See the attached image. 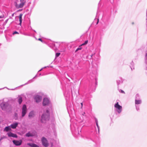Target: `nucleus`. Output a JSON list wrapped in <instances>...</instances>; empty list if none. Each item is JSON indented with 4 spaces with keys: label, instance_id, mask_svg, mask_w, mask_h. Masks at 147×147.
Listing matches in <instances>:
<instances>
[{
    "label": "nucleus",
    "instance_id": "obj_9",
    "mask_svg": "<svg viewBox=\"0 0 147 147\" xmlns=\"http://www.w3.org/2000/svg\"><path fill=\"white\" fill-rule=\"evenodd\" d=\"M34 99L36 102H38L41 101L42 97L38 95H36L34 97Z\"/></svg>",
    "mask_w": 147,
    "mask_h": 147
},
{
    "label": "nucleus",
    "instance_id": "obj_26",
    "mask_svg": "<svg viewBox=\"0 0 147 147\" xmlns=\"http://www.w3.org/2000/svg\"><path fill=\"white\" fill-rule=\"evenodd\" d=\"M136 110L137 111H138L140 109L139 106H138L136 105Z\"/></svg>",
    "mask_w": 147,
    "mask_h": 147
},
{
    "label": "nucleus",
    "instance_id": "obj_32",
    "mask_svg": "<svg viewBox=\"0 0 147 147\" xmlns=\"http://www.w3.org/2000/svg\"><path fill=\"white\" fill-rule=\"evenodd\" d=\"M38 40H40V41H41L42 42V39L41 38H39L38 39Z\"/></svg>",
    "mask_w": 147,
    "mask_h": 147
},
{
    "label": "nucleus",
    "instance_id": "obj_42",
    "mask_svg": "<svg viewBox=\"0 0 147 147\" xmlns=\"http://www.w3.org/2000/svg\"><path fill=\"white\" fill-rule=\"evenodd\" d=\"M1 18V17L0 16V18Z\"/></svg>",
    "mask_w": 147,
    "mask_h": 147
},
{
    "label": "nucleus",
    "instance_id": "obj_23",
    "mask_svg": "<svg viewBox=\"0 0 147 147\" xmlns=\"http://www.w3.org/2000/svg\"><path fill=\"white\" fill-rule=\"evenodd\" d=\"M33 81V79L29 80L27 83H26L24 85H26Z\"/></svg>",
    "mask_w": 147,
    "mask_h": 147
},
{
    "label": "nucleus",
    "instance_id": "obj_31",
    "mask_svg": "<svg viewBox=\"0 0 147 147\" xmlns=\"http://www.w3.org/2000/svg\"><path fill=\"white\" fill-rule=\"evenodd\" d=\"M13 34H18V32H17L16 31H15V32H14L13 33Z\"/></svg>",
    "mask_w": 147,
    "mask_h": 147
},
{
    "label": "nucleus",
    "instance_id": "obj_10",
    "mask_svg": "<svg viewBox=\"0 0 147 147\" xmlns=\"http://www.w3.org/2000/svg\"><path fill=\"white\" fill-rule=\"evenodd\" d=\"M13 144L16 146H20L22 143V141L20 140H13Z\"/></svg>",
    "mask_w": 147,
    "mask_h": 147
},
{
    "label": "nucleus",
    "instance_id": "obj_34",
    "mask_svg": "<svg viewBox=\"0 0 147 147\" xmlns=\"http://www.w3.org/2000/svg\"><path fill=\"white\" fill-rule=\"evenodd\" d=\"M8 19H7V20H6L5 21V22L6 23H7L8 21Z\"/></svg>",
    "mask_w": 147,
    "mask_h": 147
},
{
    "label": "nucleus",
    "instance_id": "obj_41",
    "mask_svg": "<svg viewBox=\"0 0 147 147\" xmlns=\"http://www.w3.org/2000/svg\"><path fill=\"white\" fill-rule=\"evenodd\" d=\"M92 55L91 56V57H92Z\"/></svg>",
    "mask_w": 147,
    "mask_h": 147
},
{
    "label": "nucleus",
    "instance_id": "obj_6",
    "mask_svg": "<svg viewBox=\"0 0 147 147\" xmlns=\"http://www.w3.org/2000/svg\"><path fill=\"white\" fill-rule=\"evenodd\" d=\"M51 104L49 98H44L43 101V106L50 105Z\"/></svg>",
    "mask_w": 147,
    "mask_h": 147
},
{
    "label": "nucleus",
    "instance_id": "obj_38",
    "mask_svg": "<svg viewBox=\"0 0 147 147\" xmlns=\"http://www.w3.org/2000/svg\"><path fill=\"white\" fill-rule=\"evenodd\" d=\"M37 76V75H36L35 77H34L33 78H35V77H36Z\"/></svg>",
    "mask_w": 147,
    "mask_h": 147
},
{
    "label": "nucleus",
    "instance_id": "obj_13",
    "mask_svg": "<svg viewBox=\"0 0 147 147\" xmlns=\"http://www.w3.org/2000/svg\"><path fill=\"white\" fill-rule=\"evenodd\" d=\"M36 134L34 132H29L27 133L26 136L29 137H32L34 136Z\"/></svg>",
    "mask_w": 147,
    "mask_h": 147
},
{
    "label": "nucleus",
    "instance_id": "obj_11",
    "mask_svg": "<svg viewBox=\"0 0 147 147\" xmlns=\"http://www.w3.org/2000/svg\"><path fill=\"white\" fill-rule=\"evenodd\" d=\"M7 134L9 137H12L13 138H17V136L16 134H14L11 132H8Z\"/></svg>",
    "mask_w": 147,
    "mask_h": 147
},
{
    "label": "nucleus",
    "instance_id": "obj_28",
    "mask_svg": "<svg viewBox=\"0 0 147 147\" xmlns=\"http://www.w3.org/2000/svg\"><path fill=\"white\" fill-rule=\"evenodd\" d=\"M82 49V47H78V48L76 50V52H77V51H78L79 50H80Z\"/></svg>",
    "mask_w": 147,
    "mask_h": 147
},
{
    "label": "nucleus",
    "instance_id": "obj_33",
    "mask_svg": "<svg viewBox=\"0 0 147 147\" xmlns=\"http://www.w3.org/2000/svg\"><path fill=\"white\" fill-rule=\"evenodd\" d=\"M81 108H82V106H83V103L82 102L81 103Z\"/></svg>",
    "mask_w": 147,
    "mask_h": 147
},
{
    "label": "nucleus",
    "instance_id": "obj_4",
    "mask_svg": "<svg viewBox=\"0 0 147 147\" xmlns=\"http://www.w3.org/2000/svg\"><path fill=\"white\" fill-rule=\"evenodd\" d=\"M2 101V102L0 104V106L2 110H6L9 108L10 106L8 102H5L3 100Z\"/></svg>",
    "mask_w": 147,
    "mask_h": 147
},
{
    "label": "nucleus",
    "instance_id": "obj_40",
    "mask_svg": "<svg viewBox=\"0 0 147 147\" xmlns=\"http://www.w3.org/2000/svg\"><path fill=\"white\" fill-rule=\"evenodd\" d=\"M41 75V74H39V75H40V76Z\"/></svg>",
    "mask_w": 147,
    "mask_h": 147
},
{
    "label": "nucleus",
    "instance_id": "obj_16",
    "mask_svg": "<svg viewBox=\"0 0 147 147\" xmlns=\"http://www.w3.org/2000/svg\"><path fill=\"white\" fill-rule=\"evenodd\" d=\"M124 80L121 78H120L119 79L117 80V83L118 85L123 83Z\"/></svg>",
    "mask_w": 147,
    "mask_h": 147
},
{
    "label": "nucleus",
    "instance_id": "obj_35",
    "mask_svg": "<svg viewBox=\"0 0 147 147\" xmlns=\"http://www.w3.org/2000/svg\"><path fill=\"white\" fill-rule=\"evenodd\" d=\"M85 114V112H84V113H82V115H83V116H84Z\"/></svg>",
    "mask_w": 147,
    "mask_h": 147
},
{
    "label": "nucleus",
    "instance_id": "obj_27",
    "mask_svg": "<svg viewBox=\"0 0 147 147\" xmlns=\"http://www.w3.org/2000/svg\"><path fill=\"white\" fill-rule=\"evenodd\" d=\"M60 55V53H57L56 54L55 56L56 57H58Z\"/></svg>",
    "mask_w": 147,
    "mask_h": 147
},
{
    "label": "nucleus",
    "instance_id": "obj_17",
    "mask_svg": "<svg viewBox=\"0 0 147 147\" xmlns=\"http://www.w3.org/2000/svg\"><path fill=\"white\" fill-rule=\"evenodd\" d=\"M142 100L140 99H135V104L136 105L140 104L142 103Z\"/></svg>",
    "mask_w": 147,
    "mask_h": 147
},
{
    "label": "nucleus",
    "instance_id": "obj_30",
    "mask_svg": "<svg viewBox=\"0 0 147 147\" xmlns=\"http://www.w3.org/2000/svg\"><path fill=\"white\" fill-rule=\"evenodd\" d=\"M46 67H43V68H42L40 70H39L38 71H41L43 69L45 68H46Z\"/></svg>",
    "mask_w": 147,
    "mask_h": 147
},
{
    "label": "nucleus",
    "instance_id": "obj_22",
    "mask_svg": "<svg viewBox=\"0 0 147 147\" xmlns=\"http://www.w3.org/2000/svg\"><path fill=\"white\" fill-rule=\"evenodd\" d=\"M22 97L20 96L18 97V102L19 103V104H21L22 102Z\"/></svg>",
    "mask_w": 147,
    "mask_h": 147
},
{
    "label": "nucleus",
    "instance_id": "obj_7",
    "mask_svg": "<svg viewBox=\"0 0 147 147\" xmlns=\"http://www.w3.org/2000/svg\"><path fill=\"white\" fill-rule=\"evenodd\" d=\"M22 117H24L27 112V109L26 105H24L22 108Z\"/></svg>",
    "mask_w": 147,
    "mask_h": 147
},
{
    "label": "nucleus",
    "instance_id": "obj_25",
    "mask_svg": "<svg viewBox=\"0 0 147 147\" xmlns=\"http://www.w3.org/2000/svg\"><path fill=\"white\" fill-rule=\"evenodd\" d=\"M135 99H139V95L137 94L136 95Z\"/></svg>",
    "mask_w": 147,
    "mask_h": 147
},
{
    "label": "nucleus",
    "instance_id": "obj_36",
    "mask_svg": "<svg viewBox=\"0 0 147 147\" xmlns=\"http://www.w3.org/2000/svg\"><path fill=\"white\" fill-rule=\"evenodd\" d=\"M146 59H147V53L146 54Z\"/></svg>",
    "mask_w": 147,
    "mask_h": 147
},
{
    "label": "nucleus",
    "instance_id": "obj_1",
    "mask_svg": "<svg viewBox=\"0 0 147 147\" xmlns=\"http://www.w3.org/2000/svg\"><path fill=\"white\" fill-rule=\"evenodd\" d=\"M20 2L19 3L18 0H15L13 2L15 7L17 9L22 8L26 3V0H20Z\"/></svg>",
    "mask_w": 147,
    "mask_h": 147
},
{
    "label": "nucleus",
    "instance_id": "obj_2",
    "mask_svg": "<svg viewBox=\"0 0 147 147\" xmlns=\"http://www.w3.org/2000/svg\"><path fill=\"white\" fill-rule=\"evenodd\" d=\"M20 2L19 3L18 0H15L13 2L15 7L17 9L22 8L26 3V0H20Z\"/></svg>",
    "mask_w": 147,
    "mask_h": 147
},
{
    "label": "nucleus",
    "instance_id": "obj_24",
    "mask_svg": "<svg viewBox=\"0 0 147 147\" xmlns=\"http://www.w3.org/2000/svg\"><path fill=\"white\" fill-rule=\"evenodd\" d=\"M88 40L85 41V42H84V43L82 44L81 45H86L88 43Z\"/></svg>",
    "mask_w": 147,
    "mask_h": 147
},
{
    "label": "nucleus",
    "instance_id": "obj_19",
    "mask_svg": "<svg viewBox=\"0 0 147 147\" xmlns=\"http://www.w3.org/2000/svg\"><path fill=\"white\" fill-rule=\"evenodd\" d=\"M11 130V128L10 126H8L5 127L4 129V131H8Z\"/></svg>",
    "mask_w": 147,
    "mask_h": 147
},
{
    "label": "nucleus",
    "instance_id": "obj_15",
    "mask_svg": "<svg viewBox=\"0 0 147 147\" xmlns=\"http://www.w3.org/2000/svg\"><path fill=\"white\" fill-rule=\"evenodd\" d=\"M81 129L79 128H77V129H76L75 131V133L77 135H79L81 133Z\"/></svg>",
    "mask_w": 147,
    "mask_h": 147
},
{
    "label": "nucleus",
    "instance_id": "obj_12",
    "mask_svg": "<svg viewBox=\"0 0 147 147\" xmlns=\"http://www.w3.org/2000/svg\"><path fill=\"white\" fill-rule=\"evenodd\" d=\"M35 112L34 111H30L28 117L30 118H32L35 116Z\"/></svg>",
    "mask_w": 147,
    "mask_h": 147
},
{
    "label": "nucleus",
    "instance_id": "obj_29",
    "mask_svg": "<svg viewBox=\"0 0 147 147\" xmlns=\"http://www.w3.org/2000/svg\"><path fill=\"white\" fill-rule=\"evenodd\" d=\"M119 92H121L122 93H125V92L123 90H119Z\"/></svg>",
    "mask_w": 147,
    "mask_h": 147
},
{
    "label": "nucleus",
    "instance_id": "obj_21",
    "mask_svg": "<svg viewBox=\"0 0 147 147\" xmlns=\"http://www.w3.org/2000/svg\"><path fill=\"white\" fill-rule=\"evenodd\" d=\"M23 16V14L22 13H20V14L19 16V21L20 22V25H21L22 22V17Z\"/></svg>",
    "mask_w": 147,
    "mask_h": 147
},
{
    "label": "nucleus",
    "instance_id": "obj_18",
    "mask_svg": "<svg viewBox=\"0 0 147 147\" xmlns=\"http://www.w3.org/2000/svg\"><path fill=\"white\" fill-rule=\"evenodd\" d=\"M27 145L31 147H39L38 146L33 143H28Z\"/></svg>",
    "mask_w": 147,
    "mask_h": 147
},
{
    "label": "nucleus",
    "instance_id": "obj_14",
    "mask_svg": "<svg viewBox=\"0 0 147 147\" xmlns=\"http://www.w3.org/2000/svg\"><path fill=\"white\" fill-rule=\"evenodd\" d=\"M18 123L17 122H15L11 124L10 126L11 128L14 129L16 128L18 125Z\"/></svg>",
    "mask_w": 147,
    "mask_h": 147
},
{
    "label": "nucleus",
    "instance_id": "obj_3",
    "mask_svg": "<svg viewBox=\"0 0 147 147\" xmlns=\"http://www.w3.org/2000/svg\"><path fill=\"white\" fill-rule=\"evenodd\" d=\"M47 114H43L42 116L41 119V121L42 122L45 123L46 122L49 120V111L48 110L46 111Z\"/></svg>",
    "mask_w": 147,
    "mask_h": 147
},
{
    "label": "nucleus",
    "instance_id": "obj_8",
    "mask_svg": "<svg viewBox=\"0 0 147 147\" xmlns=\"http://www.w3.org/2000/svg\"><path fill=\"white\" fill-rule=\"evenodd\" d=\"M42 142L43 146L45 147H47L48 145L47 140L45 137H42L41 139Z\"/></svg>",
    "mask_w": 147,
    "mask_h": 147
},
{
    "label": "nucleus",
    "instance_id": "obj_37",
    "mask_svg": "<svg viewBox=\"0 0 147 147\" xmlns=\"http://www.w3.org/2000/svg\"><path fill=\"white\" fill-rule=\"evenodd\" d=\"M98 21H99L98 19V21L97 22L96 24H98Z\"/></svg>",
    "mask_w": 147,
    "mask_h": 147
},
{
    "label": "nucleus",
    "instance_id": "obj_39",
    "mask_svg": "<svg viewBox=\"0 0 147 147\" xmlns=\"http://www.w3.org/2000/svg\"><path fill=\"white\" fill-rule=\"evenodd\" d=\"M34 31L36 33V32L35 30H34Z\"/></svg>",
    "mask_w": 147,
    "mask_h": 147
},
{
    "label": "nucleus",
    "instance_id": "obj_5",
    "mask_svg": "<svg viewBox=\"0 0 147 147\" xmlns=\"http://www.w3.org/2000/svg\"><path fill=\"white\" fill-rule=\"evenodd\" d=\"M115 111L119 114L121 113L122 111V107L119 104L118 102H117L114 105Z\"/></svg>",
    "mask_w": 147,
    "mask_h": 147
},
{
    "label": "nucleus",
    "instance_id": "obj_20",
    "mask_svg": "<svg viewBox=\"0 0 147 147\" xmlns=\"http://www.w3.org/2000/svg\"><path fill=\"white\" fill-rule=\"evenodd\" d=\"M95 121L96 123V125L98 129V134L99 133L100 131V127L98 125V121L97 119H95Z\"/></svg>",
    "mask_w": 147,
    "mask_h": 147
}]
</instances>
